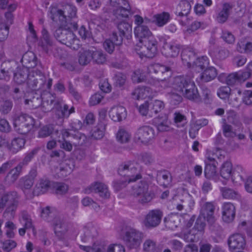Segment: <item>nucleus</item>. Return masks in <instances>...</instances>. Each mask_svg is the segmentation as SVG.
<instances>
[{
	"label": "nucleus",
	"instance_id": "obj_24",
	"mask_svg": "<svg viewBox=\"0 0 252 252\" xmlns=\"http://www.w3.org/2000/svg\"><path fill=\"white\" fill-rule=\"evenodd\" d=\"M218 75L217 69L213 67H207L200 75V80L202 82H208L214 80Z\"/></svg>",
	"mask_w": 252,
	"mask_h": 252
},
{
	"label": "nucleus",
	"instance_id": "obj_33",
	"mask_svg": "<svg viewBox=\"0 0 252 252\" xmlns=\"http://www.w3.org/2000/svg\"><path fill=\"white\" fill-rule=\"evenodd\" d=\"M180 50L181 46L179 44H166L163 52L167 57L175 58L178 56Z\"/></svg>",
	"mask_w": 252,
	"mask_h": 252
},
{
	"label": "nucleus",
	"instance_id": "obj_10",
	"mask_svg": "<svg viewBox=\"0 0 252 252\" xmlns=\"http://www.w3.org/2000/svg\"><path fill=\"white\" fill-rule=\"evenodd\" d=\"M227 244L231 252H240L245 249L246 243L245 238L242 234L235 233L229 237Z\"/></svg>",
	"mask_w": 252,
	"mask_h": 252
},
{
	"label": "nucleus",
	"instance_id": "obj_14",
	"mask_svg": "<svg viewBox=\"0 0 252 252\" xmlns=\"http://www.w3.org/2000/svg\"><path fill=\"white\" fill-rule=\"evenodd\" d=\"M170 82H171V83H169V87L171 86L174 91L182 94L183 93V91L186 88V86L188 85L189 82H191V81L186 77L179 76L170 80Z\"/></svg>",
	"mask_w": 252,
	"mask_h": 252
},
{
	"label": "nucleus",
	"instance_id": "obj_11",
	"mask_svg": "<svg viewBox=\"0 0 252 252\" xmlns=\"http://www.w3.org/2000/svg\"><path fill=\"white\" fill-rule=\"evenodd\" d=\"M148 188V185L144 183L135 189L134 195L139 197L138 202L140 203H147L153 199L155 194L151 191H149Z\"/></svg>",
	"mask_w": 252,
	"mask_h": 252
},
{
	"label": "nucleus",
	"instance_id": "obj_34",
	"mask_svg": "<svg viewBox=\"0 0 252 252\" xmlns=\"http://www.w3.org/2000/svg\"><path fill=\"white\" fill-rule=\"evenodd\" d=\"M71 142L75 147L81 146L87 142V137L83 133L78 131H74L72 134Z\"/></svg>",
	"mask_w": 252,
	"mask_h": 252
},
{
	"label": "nucleus",
	"instance_id": "obj_31",
	"mask_svg": "<svg viewBox=\"0 0 252 252\" xmlns=\"http://www.w3.org/2000/svg\"><path fill=\"white\" fill-rule=\"evenodd\" d=\"M233 6V4L230 3L225 2L223 4L222 10L217 17V20L219 23H223L227 20L229 15V11Z\"/></svg>",
	"mask_w": 252,
	"mask_h": 252
},
{
	"label": "nucleus",
	"instance_id": "obj_4",
	"mask_svg": "<svg viewBox=\"0 0 252 252\" xmlns=\"http://www.w3.org/2000/svg\"><path fill=\"white\" fill-rule=\"evenodd\" d=\"M28 87L31 90H36L50 89L52 84V79L47 78L43 72L37 68L33 69L29 73L27 82Z\"/></svg>",
	"mask_w": 252,
	"mask_h": 252
},
{
	"label": "nucleus",
	"instance_id": "obj_46",
	"mask_svg": "<svg viewBox=\"0 0 252 252\" xmlns=\"http://www.w3.org/2000/svg\"><path fill=\"white\" fill-rule=\"evenodd\" d=\"M53 187L55 190V193L59 195L65 194L68 190V185L64 183H54Z\"/></svg>",
	"mask_w": 252,
	"mask_h": 252
},
{
	"label": "nucleus",
	"instance_id": "obj_44",
	"mask_svg": "<svg viewBox=\"0 0 252 252\" xmlns=\"http://www.w3.org/2000/svg\"><path fill=\"white\" fill-rule=\"evenodd\" d=\"M97 248H91L90 246L80 245L79 247L86 252H107V246L104 243H97Z\"/></svg>",
	"mask_w": 252,
	"mask_h": 252
},
{
	"label": "nucleus",
	"instance_id": "obj_43",
	"mask_svg": "<svg viewBox=\"0 0 252 252\" xmlns=\"http://www.w3.org/2000/svg\"><path fill=\"white\" fill-rule=\"evenodd\" d=\"M113 80L114 85L117 87L121 88L125 85L127 77L125 74L118 72L114 75Z\"/></svg>",
	"mask_w": 252,
	"mask_h": 252
},
{
	"label": "nucleus",
	"instance_id": "obj_39",
	"mask_svg": "<svg viewBox=\"0 0 252 252\" xmlns=\"http://www.w3.org/2000/svg\"><path fill=\"white\" fill-rule=\"evenodd\" d=\"M150 103V117H153L163 109L164 106L162 101L158 100L151 101Z\"/></svg>",
	"mask_w": 252,
	"mask_h": 252
},
{
	"label": "nucleus",
	"instance_id": "obj_28",
	"mask_svg": "<svg viewBox=\"0 0 252 252\" xmlns=\"http://www.w3.org/2000/svg\"><path fill=\"white\" fill-rule=\"evenodd\" d=\"M54 227L55 233H64L67 231V223L59 216H55L52 220Z\"/></svg>",
	"mask_w": 252,
	"mask_h": 252
},
{
	"label": "nucleus",
	"instance_id": "obj_22",
	"mask_svg": "<svg viewBox=\"0 0 252 252\" xmlns=\"http://www.w3.org/2000/svg\"><path fill=\"white\" fill-rule=\"evenodd\" d=\"M109 116L115 122H120L126 117V111L122 106L113 107L109 111Z\"/></svg>",
	"mask_w": 252,
	"mask_h": 252
},
{
	"label": "nucleus",
	"instance_id": "obj_21",
	"mask_svg": "<svg viewBox=\"0 0 252 252\" xmlns=\"http://www.w3.org/2000/svg\"><path fill=\"white\" fill-rule=\"evenodd\" d=\"M154 123L160 132L167 131L170 128V122L166 115L159 116L154 119Z\"/></svg>",
	"mask_w": 252,
	"mask_h": 252
},
{
	"label": "nucleus",
	"instance_id": "obj_37",
	"mask_svg": "<svg viewBox=\"0 0 252 252\" xmlns=\"http://www.w3.org/2000/svg\"><path fill=\"white\" fill-rule=\"evenodd\" d=\"M54 102L51 94L47 93L43 94V101L41 104L43 111L49 112L53 108V103Z\"/></svg>",
	"mask_w": 252,
	"mask_h": 252
},
{
	"label": "nucleus",
	"instance_id": "obj_42",
	"mask_svg": "<svg viewBox=\"0 0 252 252\" xmlns=\"http://www.w3.org/2000/svg\"><path fill=\"white\" fill-rule=\"evenodd\" d=\"M179 12H176V14L180 16H187L191 9V5L187 0H182L179 4Z\"/></svg>",
	"mask_w": 252,
	"mask_h": 252
},
{
	"label": "nucleus",
	"instance_id": "obj_56",
	"mask_svg": "<svg viewBox=\"0 0 252 252\" xmlns=\"http://www.w3.org/2000/svg\"><path fill=\"white\" fill-rule=\"evenodd\" d=\"M181 94H180L178 92H174L173 91L168 92L167 94V95L169 96V98L171 99V102L174 105L179 104L182 101V96Z\"/></svg>",
	"mask_w": 252,
	"mask_h": 252
},
{
	"label": "nucleus",
	"instance_id": "obj_9",
	"mask_svg": "<svg viewBox=\"0 0 252 252\" xmlns=\"http://www.w3.org/2000/svg\"><path fill=\"white\" fill-rule=\"evenodd\" d=\"M155 137L154 128L149 126H143L139 127L134 134V140L137 143L147 144Z\"/></svg>",
	"mask_w": 252,
	"mask_h": 252
},
{
	"label": "nucleus",
	"instance_id": "obj_50",
	"mask_svg": "<svg viewBox=\"0 0 252 252\" xmlns=\"http://www.w3.org/2000/svg\"><path fill=\"white\" fill-rule=\"evenodd\" d=\"M55 212L49 206L43 208L41 210V217L48 221H52L51 218L55 217Z\"/></svg>",
	"mask_w": 252,
	"mask_h": 252
},
{
	"label": "nucleus",
	"instance_id": "obj_26",
	"mask_svg": "<svg viewBox=\"0 0 252 252\" xmlns=\"http://www.w3.org/2000/svg\"><path fill=\"white\" fill-rule=\"evenodd\" d=\"M22 62L26 66L25 68H33L37 64V59L33 52H27L23 56Z\"/></svg>",
	"mask_w": 252,
	"mask_h": 252
},
{
	"label": "nucleus",
	"instance_id": "obj_64",
	"mask_svg": "<svg viewBox=\"0 0 252 252\" xmlns=\"http://www.w3.org/2000/svg\"><path fill=\"white\" fill-rule=\"evenodd\" d=\"M2 243V249L6 252H9L12 249L15 248L17 246L16 243L12 240H7L3 242Z\"/></svg>",
	"mask_w": 252,
	"mask_h": 252
},
{
	"label": "nucleus",
	"instance_id": "obj_15",
	"mask_svg": "<svg viewBox=\"0 0 252 252\" xmlns=\"http://www.w3.org/2000/svg\"><path fill=\"white\" fill-rule=\"evenodd\" d=\"M162 216V213L159 210L151 211L147 215L145 220V225L147 227H154L158 226Z\"/></svg>",
	"mask_w": 252,
	"mask_h": 252
},
{
	"label": "nucleus",
	"instance_id": "obj_23",
	"mask_svg": "<svg viewBox=\"0 0 252 252\" xmlns=\"http://www.w3.org/2000/svg\"><path fill=\"white\" fill-rule=\"evenodd\" d=\"M181 57L183 61L189 66L194 65L197 58L194 50L190 47L186 48L182 51Z\"/></svg>",
	"mask_w": 252,
	"mask_h": 252
},
{
	"label": "nucleus",
	"instance_id": "obj_35",
	"mask_svg": "<svg viewBox=\"0 0 252 252\" xmlns=\"http://www.w3.org/2000/svg\"><path fill=\"white\" fill-rule=\"evenodd\" d=\"M32 96L30 99L25 100V103L31 104L33 108H37L41 106L43 101V94L32 93Z\"/></svg>",
	"mask_w": 252,
	"mask_h": 252
},
{
	"label": "nucleus",
	"instance_id": "obj_20",
	"mask_svg": "<svg viewBox=\"0 0 252 252\" xmlns=\"http://www.w3.org/2000/svg\"><path fill=\"white\" fill-rule=\"evenodd\" d=\"M56 109L61 112V118H68L70 115L75 112V108L73 106H69L66 104H62L61 100H57L54 103Z\"/></svg>",
	"mask_w": 252,
	"mask_h": 252
},
{
	"label": "nucleus",
	"instance_id": "obj_55",
	"mask_svg": "<svg viewBox=\"0 0 252 252\" xmlns=\"http://www.w3.org/2000/svg\"><path fill=\"white\" fill-rule=\"evenodd\" d=\"M54 127L52 125H46L43 126L38 132L40 137H46L50 135L53 132Z\"/></svg>",
	"mask_w": 252,
	"mask_h": 252
},
{
	"label": "nucleus",
	"instance_id": "obj_29",
	"mask_svg": "<svg viewBox=\"0 0 252 252\" xmlns=\"http://www.w3.org/2000/svg\"><path fill=\"white\" fill-rule=\"evenodd\" d=\"M83 232L82 240L85 242L90 241L97 235L96 229L92 224L85 226L83 228Z\"/></svg>",
	"mask_w": 252,
	"mask_h": 252
},
{
	"label": "nucleus",
	"instance_id": "obj_8",
	"mask_svg": "<svg viewBox=\"0 0 252 252\" xmlns=\"http://www.w3.org/2000/svg\"><path fill=\"white\" fill-rule=\"evenodd\" d=\"M34 124V119L32 117L26 114L21 113L16 115L13 124L17 132L26 134L32 129Z\"/></svg>",
	"mask_w": 252,
	"mask_h": 252
},
{
	"label": "nucleus",
	"instance_id": "obj_13",
	"mask_svg": "<svg viewBox=\"0 0 252 252\" xmlns=\"http://www.w3.org/2000/svg\"><path fill=\"white\" fill-rule=\"evenodd\" d=\"M150 69L158 75H163V78L160 79V82L162 83L169 82V78L171 76V71L170 67L160 63H155L150 66Z\"/></svg>",
	"mask_w": 252,
	"mask_h": 252
},
{
	"label": "nucleus",
	"instance_id": "obj_49",
	"mask_svg": "<svg viewBox=\"0 0 252 252\" xmlns=\"http://www.w3.org/2000/svg\"><path fill=\"white\" fill-rule=\"evenodd\" d=\"M220 190L222 197L226 199L236 198L238 194L236 191L227 187L220 188Z\"/></svg>",
	"mask_w": 252,
	"mask_h": 252
},
{
	"label": "nucleus",
	"instance_id": "obj_41",
	"mask_svg": "<svg viewBox=\"0 0 252 252\" xmlns=\"http://www.w3.org/2000/svg\"><path fill=\"white\" fill-rule=\"evenodd\" d=\"M25 142V139L21 138H15L12 141L9 149L12 153H17L24 147Z\"/></svg>",
	"mask_w": 252,
	"mask_h": 252
},
{
	"label": "nucleus",
	"instance_id": "obj_7",
	"mask_svg": "<svg viewBox=\"0 0 252 252\" xmlns=\"http://www.w3.org/2000/svg\"><path fill=\"white\" fill-rule=\"evenodd\" d=\"M143 237L142 232L133 228L127 227L124 232L123 240L128 249H136L140 246Z\"/></svg>",
	"mask_w": 252,
	"mask_h": 252
},
{
	"label": "nucleus",
	"instance_id": "obj_52",
	"mask_svg": "<svg viewBox=\"0 0 252 252\" xmlns=\"http://www.w3.org/2000/svg\"><path fill=\"white\" fill-rule=\"evenodd\" d=\"M131 79L134 83H140L145 81L146 76L143 71L141 69H137L131 76Z\"/></svg>",
	"mask_w": 252,
	"mask_h": 252
},
{
	"label": "nucleus",
	"instance_id": "obj_30",
	"mask_svg": "<svg viewBox=\"0 0 252 252\" xmlns=\"http://www.w3.org/2000/svg\"><path fill=\"white\" fill-rule=\"evenodd\" d=\"M30 72L27 68H20L14 73V81L19 85H21L27 81L29 78V73Z\"/></svg>",
	"mask_w": 252,
	"mask_h": 252
},
{
	"label": "nucleus",
	"instance_id": "obj_16",
	"mask_svg": "<svg viewBox=\"0 0 252 252\" xmlns=\"http://www.w3.org/2000/svg\"><path fill=\"white\" fill-rule=\"evenodd\" d=\"M93 191L98 193L100 196L103 198H108L110 196L107 187L102 183L96 182L86 189V192L88 193Z\"/></svg>",
	"mask_w": 252,
	"mask_h": 252
},
{
	"label": "nucleus",
	"instance_id": "obj_63",
	"mask_svg": "<svg viewBox=\"0 0 252 252\" xmlns=\"http://www.w3.org/2000/svg\"><path fill=\"white\" fill-rule=\"evenodd\" d=\"M140 158L141 161L146 165H151L154 162L152 155L148 153L141 154Z\"/></svg>",
	"mask_w": 252,
	"mask_h": 252
},
{
	"label": "nucleus",
	"instance_id": "obj_25",
	"mask_svg": "<svg viewBox=\"0 0 252 252\" xmlns=\"http://www.w3.org/2000/svg\"><path fill=\"white\" fill-rule=\"evenodd\" d=\"M78 60L80 65H88L92 62V50L81 49L78 53Z\"/></svg>",
	"mask_w": 252,
	"mask_h": 252
},
{
	"label": "nucleus",
	"instance_id": "obj_32",
	"mask_svg": "<svg viewBox=\"0 0 252 252\" xmlns=\"http://www.w3.org/2000/svg\"><path fill=\"white\" fill-rule=\"evenodd\" d=\"M117 28L121 35H123L127 39L131 38L132 27L128 23L125 21L121 22L118 24Z\"/></svg>",
	"mask_w": 252,
	"mask_h": 252
},
{
	"label": "nucleus",
	"instance_id": "obj_57",
	"mask_svg": "<svg viewBox=\"0 0 252 252\" xmlns=\"http://www.w3.org/2000/svg\"><path fill=\"white\" fill-rule=\"evenodd\" d=\"M231 93V89L228 86L220 87L217 93L218 96L221 99H226L228 98Z\"/></svg>",
	"mask_w": 252,
	"mask_h": 252
},
{
	"label": "nucleus",
	"instance_id": "obj_47",
	"mask_svg": "<svg viewBox=\"0 0 252 252\" xmlns=\"http://www.w3.org/2000/svg\"><path fill=\"white\" fill-rule=\"evenodd\" d=\"M169 17L170 15L167 12H163L154 16V18L156 21V24L159 27L163 26L167 23L169 19Z\"/></svg>",
	"mask_w": 252,
	"mask_h": 252
},
{
	"label": "nucleus",
	"instance_id": "obj_45",
	"mask_svg": "<svg viewBox=\"0 0 252 252\" xmlns=\"http://www.w3.org/2000/svg\"><path fill=\"white\" fill-rule=\"evenodd\" d=\"M20 183L22 187V189L26 196L27 194L28 195L32 194V193L27 192L26 190H29L32 187L34 183L33 181L25 176L20 180Z\"/></svg>",
	"mask_w": 252,
	"mask_h": 252
},
{
	"label": "nucleus",
	"instance_id": "obj_1",
	"mask_svg": "<svg viewBox=\"0 0 252 252\" xmlns=\"http://www.w3.org/2000/svg\"><path fill=\"white\" fill-rule=\"evenodd\" d=\"M134 34L143 45L144 56L149 58L155 57L158 51L157 42L148 27L145 25L136 26Z\"/></svg>",
	"mask_w": 252,
	"mask_h": 252
},
{
	"label": "nucleus",
	"instance_id": "obj_19",
	"mask_svg": "<svg viewBox=\"0 0 252 252\" xmlns=\"http://www.w3.org/2000/svg\"><path fill=\"white\" fill-rule=\"evenodd\" d=\"M214 211L215 206L212 202H206L201 209L204 218L211 225L214 224L216 220L214 216Z\"/></svg>",
	"mask_w": 252,
	"mask_h": 252
},
{
	"label": "nucleus",
	"instance_id": "obj_53",
	"mask_svg": "<svg viewBox=\"0 0 252 252\" xmlns=\"http://www.w3.org/2000/svg\"><path fill=\"white\" fill-rule=\"evenodd\" d=\"M156 249V242L152 239H147L143 243V251L145 252H154Z\"/></svg>",
	"mask_w": 252,
	"mask_h": 252
},
{
	"label": "nucleus",
	"instance_id": "obj_38",
	"mask_svg": "<svg viewBox=\"0 0 252 252\" xmlns=\"http://www.w3.org/2000/svg\"><path fill=\"white\" fill-rule=\"evenodd\" d=\"M216 167L217 165L214 162L212 163H206L204 169V174L206 178L214 179L217 176Z\"/></svg>",
	"mask_w": 252,
	"mask_h": 252
},
{
	"label": "nucleus",
	"instance_id": "obj_61",
	"mask_svg": "<svg viewBox=\"0 0 252 252\" xmlns=\"http://www.w3.org/2000/svg\"><path fill=\"white\" fill-rule=\"evenodd\" d=\"M129 183L128 179L116 180L113 182V187L116 191H119L125 188Z\"/></svg>",
	"mask_w": 252,
	"mask_h": 252
},
{
	"label": "nucleus",
	"instance_id": "obj_36",
	"mask_svg": "<svg viewBox=\"0 0 252 252\" xmlns=\"http://www.w3.org/2000/svg\"><path fill=\"white\" fill-rule=\"evenodd\" d=\"M232 165L230 161H226L221 165L220 175L224 179L228 180L232 175Z\"/></svg>",
	"mask_w": 252,
	"mask_h": 252
},
{
	"label": "nucleus",
	"instance_id": "obj_40",
	"mask_svg": "<svg viewBox=\"0 0 252 252\" xmlns=\"http://www.w3.org/2000/svg\"><path fill=\"white\" fill-rule=\"evenodd\" d=\"M106 124L104 122L99 121L97 126L94 128L92 133V137L95 139L102 138L104 134Z\"/></svg>",
	"mask_w": 252,
	"mask_h": 252
},
{
	"label": "nucleus",
	"instance_id": "obj_5",
	"mask_svg": "<svg viewBox=\"0 0 252 252\" xmlns=\"http://www.w3.org/2000/svg\"><path fill=\"white\" fill-rule=\"evenodd\" d=\"M19 196L15 191H12L3 194L0 199V213L3 209L6 208L3 213V216L10 214L11 217H13L19 204Z\"/></svg>",
	"mask_w": 252,
	"mask_h": 252
},
{
	"label": "nucleus",
	"instance_id": "obj_27",
	"mask_svg": "<svg viewBox=\"0 0 252 252\" xmlns=\"http://www.w3.org/2000/svg\"><path fill=\"white\" fill-rule=\"evenodd\" d=\"M106 54L101 50H92V62L94 64L103 65L107 61Z\"/></svg>",
	"mask_w": 252,
	"mask_h": 252
},
{
	"label": "nucleus",
	"instance_id": "obj_51",
	"mask_svg": "<svg viewBox=\"0 0 252 252\" xmlns=\"http://www.w3.org/2000/svg\"><path fill=\"white\" fill-rule=\"evenodd\" d=\"M131 10V7L128 3L126 4V6H123L122 7L117 8L115 11V13L119 16L126 18L128 17V15L130 14Z\"/></svg>",
	"mask_w": 252,
	"mask_h": 252
},
{
	"label": "nucleus",
	"instance_id": "obj_3",
	"mask_svg": "<svg viewBox=\"0 0 252 252\" xmlns=\"http://www.w3.org/2000/svg\"><path fill=\"white\" fill-rule=\"evenodd\" d=\"M67 24H62L54 32L55 38L60 43L66 45L74 50H78L81 46L80 40L76 37Z\"/></svg>",
	"mask_w": 252,
	"mask_h": 252
},
{
	"label": "nucleus",
	"instance_id": "obj_18",
	"mask_svg": "<svg viewBox=\"0 0 252 252\" xmlns=\"http://www.w3.org/2000/svg\"><path fill=\"white\" fill-rule=\"evenodd\" d=\"M187 98L193 100L197 102H200L201 99L200 94H199L197 88L193 82H189V84L186 88L182 93Z\"/></svg>",
	"mask_w": 252,
	"mask_h": 252
},
{
	"label": "nucleus",
	"instance_id": "obj_60",
	"mask_svg": "<svg viewBox=\"0 0 252 252\" xmlns=\"http://www.w3.org/2000/svg\"><path fill=\"white\" fill-rule=\"evenodd\" d=\"M239 73L237 72L232 73L227 76L226 83L229 86L236 84L237 82H240L239 79Z\"/></svg>",
	"mask_w": 252,
	"mask_h": 252
},
{
	"label": "nucleus",
	"instance_id": "obj_58",
	"mask_svg": "<svg viewBox=\"0 0 252 252\" xmlns=\"http://www.w3.org/2000/svg\"><path fill=\"white\" fill-rule=\"evenodd\" d=\"M194 65L201 69L206 68L209 65L207 57L203 56L201 58H196Z\"/></svg>",
	"mask_w": 252,
	"mask_h": 252
},
{
	"label": "nucleus",
	"instance_id": "obj_17",
	"mask_svg": "<svg viewBox=\"0 0 252 252\" xmlns=\"http://www.w3.org/2000/svg\"><path fill=\"white\" fill-rule=\"evenodd\" d=\"M222 220L229 223L232 222L235 216V207L231 203H224L222 206Z\"/></svg>",
	"mask_w": 252,
	"mask_h": 252
},
{
	"label": "nucleus",
	"instance_id": "obj_54",
	"mask_svg": "<svg viewBox=\"0 0 252 252\" xmlns=\"http://www.w3.org/2000/svg\"><path fill=\"white\" fill-rule=\"evenodd\" d=\"M9 63H3L0 68V79H5L9 78L10 68L9 67Z\"/></svg>",
	"mask_w": 252,
	"mask_h": 252
},
{
	"label": "nucleus",
	"instance_id": "obj_59",
	"mask_svg": "<svg viewBox=\"0 0 252 252\" xmlns=\"http://www.w3.org/2000/svg\"><path fill=\"white\" fill-rule=\"evenodd\" d=\"M21 217L22 220L25 221L24 226L25 228H32L33 227L32 220L31 216L26 211H22L21 212Z\"/></svg>",
	"mask_w": 252,
	"mask_h": 252
},
{
	"label": "nucleus",
	"instance_id": "obj_12",
	"mask_svg": "<svg viewBox=\"0 0 252 252\" xmlns=\"http://www.w3.org/2000/svg\"><path fill=\"white\" fill-rule=\"evenodd\" d=\"M52 182L47 178H41L39 179L33 188L32 194H27V198L32 199L34 196H38L47 192L51 187Z\"/></svg>",
	"mask_w": 252,
	"mask_h": 252
},
{
	"label": "nucleus",
	"instance_id": "obj_48",
	"mask_svg": "<svg viewBox=\"0 0 252 252\" xmlns=\"http://www.w3.org/2000/svg\"><path fill=\"white\" fill-rule=\"evenodd\" d=\"M130 135L124 129H120L117 134V139L121 143H126L130 140Z\"/></svg>",
	"mask_w": 252,
	"mask_h": 252
},
{
	"label": "nucleus",
	"instance_id": "obj_6",
	"mask_svg": "<svg viewBox=\"0 0 252 252\" xmlns=\"http://www.w3.org/2000/svg\"><path fill=\"white\" fill-rule=\"evenodd\" d=\"M142 167L138 162L129 160L122 163L118 168V173L128 177V182H135L142 178Z\"/></svg>",
	"mask_w": 252,
	"mask_h": 252
},
{
	"label": "nucleus",
	"instance_id": "obj_2",
	"mask_svg": "<svg viewBox=\"0 0 252 252\" xmlns=\"http://www.w3.org/2000/svg\"><path fill=\"white\" fill-rule=\"evenodd\" d=\"M76 8L71 4H66L63 9L53 7L51 9V18L53 21H56L58 18L60 21H64L67 28L76 31L78 27L76 21Z\"/></svg>",
	"mask_w": 252,
	"mask_h": 252
},
{
	"label": "nucleus",
	"instance_id": "obj_62",
	"mask_svg": "<svg viewBox=\"0 0 252 252\" xmlns=\"http://www.w3.org/2000/svg\"><path fill=\"white\" fill-rule=\"evenodd\" d=\"M59 143L60 144V148L62 149L67 152H70L72 150L73 144L71 143V139H62L59 140Z\"/></svg>",
	"mask_w": 252,
	"mask_h": 252
}]
</instances>
